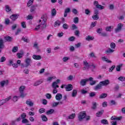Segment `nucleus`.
<instances>
[{"instance_id":"50","label":"nucleus","mask_w":125,"mask_h":125,"mask_svg":"<svg viewBox=\"0 0 125 125\" xmlns=\"http://www.w3.org/2000/svg\"><path fill=\"white\" fill-rule=\"evenodd\" d=\"M124 26V25L122 23H119L117 25V28L118 29H120V30H122V28Z\"/></svg>"},{"instance_id":"3","label":"nucleus","mask_w":125,"mask_h":125,"mask_svg":"<svg viewBox=\"0 0 125 125\" xmlns=\"http://www.w3.org/2000/svg\"><path fill=\"white\" fill-rule=\"evenodd\" d=\"M86 116L85 112H81L78 114V119L79 121H83L84 118Z\"/></svg>"},{"instance_id":"45","label":"nucleus","mask_w":125,"mask_h":125,"mask_svg":"<svg viewBox=\"0 0 125 125\" xmlns=\"http://www.w3.org/2000/svg\"><path fill=\"white\" fill-rule=\"evenodd\" d=\"M17 56L18 58L20 59V58H22V57H23V53H19L17 54Z\"/></svg>"},{"instance_id":"33","label":"nucleus","mask_w":125,"mask_h":125,"mask_svg":"<svg viewBox=\"0 0 125 125\" xmlns=\"http://www.w3.org/2000/svg\"><path fill=\"white\" fill-rule=\"evenodd\" d=\"M92 18L93 20H98L99 16H98V15H94L92 16Z\"/></svg>"},{"instance_id":"17","label":"nucleus","mask_w":125,"mask_h":125,"mask_svg":"<svg viewBox=\"0 0 125 125\" xmlns=\"http://www.w3.org/2000/svg\"><path fill=\"white\" fill-rule=\"evenodd\" d=\"M19 16L17 14H14L10 16V19L13 21H15L16 19H17L18 18Z\"/></svg>"},{"instance_id":"61","label":"nucleus","mask_w":125,"mask_h":125,"mask_svg":"<svg viewBox=\"0 0 125 125\" xmlns=\"http://www.w3.org/2000/svg\"><path fill=\"white\" fill-rule=\"evenodd\" d=\"M36 10V6H32L30 9L31 12H33V11H35Z\"/></svg>"},{"instance_id":"29","label":"nucleus","mask_w":125,"mask_h":125,"mask_svg":"<svg viewBox=\"0 0 125 125\" xmlns=\"http://www.w3.org/2000/svg\"><path fill=\"white\" fill-rule=\"evenodd\" d=\"M92 108L94 110H95V109H96V107L97 106V105H98V104H97L96 102H94L92 103Z\"/></svg>"},{"instance_id":"30","label":"nucleus","mask_w":125,"mask_h":125,"mask_svg":"<svg viewBox=\"0 0 125 125\" xmlns=\"http://www.w3.org/2000/svg\"><path fill=\"white\" fill-rule=\"evenodd\" d=\"M41 118L43 122H47V117H46L45 115H42L41 116Z\"/></svg>"},{"instance_id":"41","label":"nucleus","mask_w":125,"mask_h":125,"mask_svg":"<svg viewBox=\"0 0 125 125\" xmlns=\"http://www.w3.org/2000/svg\"><path fill=\"white\" fill-rule=\"evenodd\" d=\"M96 7L97 8H99V9H100L101 10L102 9H104V6L99 5V4L97 5Z\"/></svg>"},{"instance_id":"46","label":"nucleus","mask_w":125,"mask_h":125,"mask_svg":"<svg viewBox=\"0 0 125 125\" xmlns=\"http://www.w3.org/2000/svg\"><path fill=\"white\" fill-rule=\"evenodd\" d=\"M45 96L47 99H51V97H52L51 94L49 93H47L46 94Z\"/></svg>"},{"instance_id":"44","label":"nucleus","mask_w":125,"mask_h":125,"mask_svg":"<svg viewBox=\"0 0 125 125\" xmlns=\"http://www.w3.org/2000/svg\"><path fill=\"white\" fill-rule=\"evenodd\" d=\"M110 46L112 49H115V47H116V44L114 42H112L110 43Z\"/></svg>"},{"instance_id":"49","label":"nucleus","mask_w":125,"mask_h":125,"mask_svg":"<svg viewBox=\"0 0 125 125\" xmlns=\"http://www.w3.org/2000/svg\"><path fill=\"white\" fill-rule=\"evenodd\" d=\"M62 28L63 29H65V30H67V29H68V28H69V25H68V24H67V23H64L62 25Z\"/></svg>"},{"instance_id":"48","label":"nucleus","mask_w":125,"mask_h":125,"mask_svg":"<svg viewBox=\"0 0 125 125\" xmlns=\"http://www.w3.org/2000/svg\"><path fill=\"white\" fill-rule=\"evenodd\" d=\"M17 51H18V47H14L12 49V52H17Z\"/></svg>"},{"instance_id":"10","label":"nucleus","mask_w":125,"mask_h":125,"mask_svg":"<svg viewBox=\"0 0 125 125\" xmlns=\"http://www.w3.org/2000/svg\"><path fill=\"white\" fill-rule=\"evenodd\" d=\"M55 99L57 101H60L62 99V94L58 93L55 96Z\"/></svg>"},{"instance_id":"38","label":"nucleus","mask_w":125,"mask_h":125,"mask_svg":"<svg viewBox=\"0 0 125 125\" xmlns=\"http://www.w3.org/2000/svg\"><path fill=\"white\" fill-rule=\"evenodd\" d=\"M21 97L20 96H14L13 97V99H12V101H14V102H16V101H17V100H18V99H19V98Z\"/></svg>"},{"instance_id":"20","label":"nucleus","mask_w":125,"mask_h":125,"mask_svg":"<svg viewBox=\"0 0 125 125\" xmlns=\"http://www.w3.org/2000/svg\"><path fill=\"white\" fill-rule=\"evenodd\" d=\"M113 29H114V26H107L105 28V31L106 32H111Z\"/></svg>"},{"instance_id":"5","label":"nucleus","mask_w":125,"mask_h":125,"mask_svg":"<svg viewBox=\"0 0 125 125\" xmlns=\"http://www.w3.org/2000/svg\"><path fill=\"white\" fill-rule=\"evenodd\" d=\"M83 70H88L90 68V64H88V62L86 61H84L83 62Z\"/></svg>"},{"instance_id":"35","label":"nucleus","mask_w":125,"mask_h":125,"mask_svg":"<svg viewBox=\"0 0 125 125\" xmlns=\"http://www.w3.org/2000/svg\"><path fill=\"white\" fill-rule=\"evenodd\" d=\"M68 60H70V57H64L62 58V61L63 62H67V61H68Z\"/></svg>"},{"instance_id":"51","label":"nucleus","mask_w":125,"mask_h":125,"mask_svg":"<svg viewBox=\"0 0 125 125\" xmlns=\"http://www.w3.org/2000/svg\"><path fill=\"white\" fill-rule=\"evenodd\" d=\"M40 114H42V113H44L45 112V109L44 108H40L39 111Z\"/></svg>"},{"instance_id":"53","label":"nucleus","mask_w":125,"mask_h":125,"mask_svg":"<svg viewBox=\"0 0 125 125\" xmlns=\"http://www.w3.org/2000/svg\"><path fill=\"white\" fill-rule=\"evenodd\" d=\"M6 60V58H5V57H2L0 59V62H4Z\"/></svg>"},{"instance_id":"21","label":"nucleus","mask_w":125,"mask_h":125,"mask_svg":"<svg viewBox=\"0 0 125 125\" xmlns=\"http://www.w3.org/2000/svg\"><path fill=\"white\" fill-rule=\"evenodd\" d=\"M60 25H61V21L59 20H58L55 21L54 23V27H59Z\"/></svg>"},{"instance_id":"18","label":"nucleus","mask_w":125,"mask_h":125,"mask_svg":"<svg viewBox=\"0 0 125 125\" xmlns=\"http://www.w3.org/2000/svg\"><path fill=\"white\" fill-rule=\"evenodd\" d=\"M10 99H11V96H9L8 98L1 100V102L3 103V104H4V103H6V102H7L8 101H9Z\"/></svg>"},{"instance_id":"52","label":"nucleus","mask_w":125,"mask_h":125,"mask_svg":"<svg viewBox=\"0 0 125 125\" xmlns=\"http://www.w3.org/2000/svg\"><path fill=\"white\" fill-rule=\"evenodd\" d=\"M118 80H119V81H121V82H124L125 81V77L120 76L119 78H118Z\"/></svg>"},{"instance_id":"55","label":"nucleus","mask_w":125,"mask_h":125,"mask_svg":"<svg viewBox=\"0 0 125 125\" xmlns=\"http://www.w3.org/2000/svg\"><path fill=\"white\" fill-rule=\"evenodd\" d=\"M78 29V27L75 24H73L72 25V30H77Z\"/></svg>"},{"instance_id":"13","label":"nucleus","mask_w":125,"mask_h":125,"mask_svg":"<svg viewBox=\"0 0 125 125\" xmlns=\"http://www.w3.org/2000/svg\"><path fill=\"white\" fill-rule=\"evenodd\" d=\"M32 58H33L34 60H41V59H42V57L40 55H33L32 56Z\"/></svg>"},{"instance_id":"24","label":"nucleus","mask_w":125,"mask_h":125,"mask_svg":"<svg viewBox=\"0 0 125 125\" xmlns=\"http://www.w3.org/2000/svg\"><path fill=\"white\" fill-rule=\"evenodd\" d=\"M101 87H102V84L100 83L98 84L97 85H96L95 87H94V89L95 90H98V89H100V88H101Z\"/></svg>"},{"instance_id":"56","label":"nucleus","mask_w":125,"mask_h":125,"mask_svg":"<svg viewBox=\"0 0 125 125\" xmlns=\"http://www.w3.org/2000/svg\"><path fill=\"white\" fill-rule=\"evenodd\" d=\"M102 31H103V29H102V28H98L97 30V33H98V34H102Z\"/></svg>"},{"instance_id":"6","label":"nucleus","mask_w":125,"mask_h":125,"mask_svg":"<svg viewBox=\"0 0 125 125\" xmlns=\"http://www.w3.org/2000/svg\"><path fill=\"white\" fill-rule=\"evenodd\" d=\"M24 62L25 63V67L27 68V67H29L31 65L32 60L30 58H27L25 60Z\"/></svg>"},{"instance_id":"31","label":"nucleus","mask_w":125,"mask_h":125,"mask_svg":"<svg viewBox=\"0 0 125 125\" xmlns=\"http://www.w3.org/2000/svg\"><path fill=\"white\" fill-rule=\"evenodd\" d=\"M52 16H55L56 15V10L53 9L51 11Z\"/></svg>"},{"instance_id":"14","label":"nucleus","mask_w":125,"mask_h":125,"mask_svg":"<svg viewBox=\"0 0 125 125\" xmlns=\"http://www.w3.org/2000/svg\"><path fill=\"white\" fill-rule=\"evenodd\" d=\"M115 50L111 49V48H109L107 50H105V54L109 55L110 53H113Z\"/></svg>"},{"instance_id":"2","label":"nucleus","mask_w":125,"mask_h":125,"mask_svg":"<svg viewBox=\"0 0 125 125\" xmlns=\"http://www.w3.org/2000/svg\"><path fill=\"white\" fill-rule=\"evenodd\" d=\"M24 90H25L24 86H21L19 88L20 97H21V98H24V97H25L27 95V94L24 93Z\"/></svg>"},{"instance_id":"37","label":"nucleus","mask_w":125,"mask_h":125,"mask_svg":"<svg viewBox=\"0 0 125 125\" xmlns=\"http://www.w3.org/2000/svg\"><path fill=\"white\" fill-rule=\"evenodd\" d=\"M73 22L75 24H78L79 23V18L76 17L73 19Z\"/></svg>"},{"instance_id":"16","label":"nucleus","mask_w":125,"mask_h":125,"mask_svg":"<svg viewBox=\"0 0 125 125\" xmlns=\"http://www.w3.org/2000/svg\"><path fill=\"white\" fill-rule=\"evenodd\" d=\"M122 119H123V117L122 116H120L119 117H118L117 116H112L111 118V120H112V121H115V120H117L118 121H120L122 120Z\"/></svg>"},{"instance_id":"19","label":"nucleus","mask_w":125,"mask_h":125,"mask_svg":"<svg viewBox=\"0 0 125 125\" xmlns=\"http://www.w3.org/2000/svg\"><path fill=\"white\" fill-rule=\"evenodd\" d=\"M63 103L62 102H54L52 104V107H56L58 106V105H60V104H62Z\"/></svg>"},{"instance_id":"7","label":"nucleus","mask_w":125,"mask_h":125,"mask_svg":"<svg viewBox=\"0 0 125 125\" xmlns=\"http://www.w3.org/2000/svg\"><path fill=\"white\" fill-rule=\"evenodd\" d=\"M100 83H101V84H102V85H103V86L108 85V84H109V83H110V81H109V80L107 79L104 81L100 82Z\"/></svg>"},{"instance_id":"60","label":"nucleus","mask_w":125,"mask_h":125,"mask_svg":"<svg viewBox=\"0 0 125 125\" xmlns=\"http://www.w3.org/2000/svg\"><path fill=\"white\" fill-rule=\"evenodd\" d=\"M21 122L23 124H27V123H29V121H28L27 119H22Z\"/></svg>"},{"instance_id":"42","label":"nucleus","mask_w":125,"mask_h":125,"mask_svg":"<svg viewBox=\"0 0 125 125\" xmlns=\"http://www.w3.org/2000/svg\"><path fill=\"white\" fill-rule=\"evenodd\" d=\"M122 66H123L122 64L119 65H118L116 68V71H117V72H120L121 71V67H122Z\"/></svg>"},{"instance_id":"1","label":"nucleus","mask_w":125,"mask_h":125,"mask_svg":"<svg viewBox=\"0 0 125 125\" xmlns=\"http://www.w3.org/2000/svg\"><path fill=\"white\" fill-rule=\"evenodd\" d=\"M42 21L41 24L36 26L35 30H38L40 28H41L42 29H44L45 28H46V23H45V22H46L47 20L46 15H43L42 17Z\"/></svg>"},{"instance_id":"59","label":"nucleus","mask_w":125,"mask_h":125,"mask_svg":"<svg viewBox=\"0 0 125 125\" xmlns=\"http://www.w3.org/2000/svg\"><path fill=\"white\" fill-rule=\"evenodd\" d=\"M115 65H112L109 69V72H112L114 70V69L115 68Z\"/></svg>"},{"instance_id":"27","label":"nucleus","mask_w":125,"mask_h":125,"mask_svg":"<svg viewBox=\"0 0 125 125\" xmlns=\"http://www.w3.org/2000/svg\"><path fill=\"white\" fill-rule=\"evenodd\" d=\"M54 112V109H50L46 112V115H51Z\"/></svg>"},{"instance_id":"39","label":"nucleus","mask_w":125,"mask_h":125,"mask_svg":"<svg viewBox=\"0 0 125 125\" xmlns=\"http://www.w3.org/2000/svg\"><path fill=\"white\" fill-rule=\"evenodd\" d=\"M42 83V81H37L34 83V86H37L38 85H40V84H41V83Z\"/></svg>"},{"instance_id":"62","label":"nucleus","mask_w":125,"mask_h":125,"mask_svg":"<svg viewBox=\"0 0 125 125\" xmlns=\"http://www.w3.org/2000/svg\"><path fill=\"white\" fill-rule=\"evenodd\" d=\"M21 27L22 28H26V22H24V21L22 22L21 23Z\"/></svg>"},{"instance_id":"36","label":"nucleus","mask_w":125,"mask_h":125,"mask_svg":"<svg viewBox=\"0 0 125 125\" xmlns=\"http://www.w3.org/2000/svg\"><path fill=\"white\" fill-rule=\"evenodd\" d=\"M101 123L103 125H108V121L105 119H103L101 121Z\"/></svg>"},{"instance_id":"40","label":"nucleus","mask_w":125,"mask_h":125,"mask_svg":"<svg viewBox=\"0 0 125 125\" xmlns=\"http://www.w3.org/2000/svg\"><path fill=\"white\" fill-rule=\"evenodd\" d=\"M105 97H107V94L103 93L100 95V96L99 97V98L103 99V98H105Z\"/></svg>"},{"instance_id":"34","label":"nucleus","mask_w":125,"mask_h":125,"mask_svg":"<svg viewBox=\"0 0 125 125\" xmlns=\"http://www.w3.org/2000/svg\"><path fill=\"white\" fill-rule=\"evenodd\" d=\"M104 110H102L97 113V117H100L103 114Z\"/></svg>"},{"instance_id":"57","label":"nucleus","mask_w":125,"mask_h":125,"mask_svg":"<svg viewBox=\"0 0 125 125\" xmlns=\"http://www.w3.org/2000/svg\"><path fill=\"white\" fill-rule=\"evenodd\" d=\"M63 35H64V33L63 32H59L58 33L57 36L59 38H61V37H63Z\"/></svg>"},{"instance_id":"54","label":"nucleus","mask_w":125,"mask_h":125,"mask_svg":"<svg viewBox=\"0 0 125 125\" xmlns=\"http://www.w3.org/2000/svg\"><path fill=\"white\" fill-rule=\"evenodd\" d=\"M26 117H27V115L26 114V113H22L21 115V118L23 120L25 119V118H26Z\"/></svg>"},{"instance_id":"64","label":"nucleus","mask_w":125,"mask_h":125,"mask_svg":"<svg viewBox=\"0 0 125 125\" xmlns=\"http://www.w3.org/2000/svg\"><path fill=\"white\" fill-rule=\"evenodd\" d=\"M102 106L103 107H107V102H104L102 104Z\"/></svg>"},{"instance_id":"43","label":"nucleus","mask_w":125,"mask_h":125,"mask_svg":"<svg viewBox=\"0 0 125 125\" xmlns=\"http://www.w3.org/2000/svg\"><path fill=\"white\" fill-rule=\"evenodd\" d=\"M4 39L7 42H11V40H12V38L11 37L8 36L4 37Z\"/></svg>"},{"instance_id":"28","label":"nucleus","mask_w":125,"mask_h":125,"mask_svg":"<svg viewBox=\"0 0 125 125\" xmlns=\"http://www.w3.org/2000/svg\"><path fill=\"white\" fill-rule=\"evenodd\" d=\"M35 0H29V1H28V2L27 3V6H31V5L33 4V3H34V1Z\"/></svg>"},{"instance_id":"58","label":"nucleus","mask_w":125,"mask_h":125,"mask_svg":"<svg viewBox=\"0 0 125 125\" xmlns=\"http://www.w3.org/2000/svg\"><path fill=\"white\" fill-rule=\"evenodd\" d=\"M68 41L70 42H74L75 41V37L72 36L68 39Z\"/></svg>"},{"instance_id":"12","label":"nucleus","mask_w":125,"mask_h":125,"mask_svg":"<svg viewBox=\"0 0 125 125\" xmlns=\"http://www.w3.org/2000/svg\"><path fill=\"white\" fill-rule=\"evenodd\" d=\"M66 91H71L73 89V85L71 84H69L65 87Z\"/></svg>"},{"instance_id":"47","label":"nucleus","mask_w":125,"mask_h":125,"mask_svg":"<svg viewBox=\"0 0 125 125\" xmlns=\"http://www.w3.org/2000/svg\"><path fill=\"white\" fill-rule=\"evenodd\" d=\"M5 9H6V11L7 12H9V11H10V10H11V8L10 7H9V6H8V5H6L5 6Z\"/></svg>"},{"instance_id":"15","label":"nucleus","mask_w":125,"mask_h":125,"mask_svg":"<svg viewBox=\"0 0 125 125\" xmlns=\"http://www.w3.org/2000/svg\"><path fill=\"white\" fill-rule=\"evenodd\" d=\"M56 79V76H53L52 77H49L47 78L46 81L47 82H49V83H51V82L52 81V80H55Z\"/></svg>"},{"instance_id":"63","label":"nucleus","mask_w":125,"mask_h":125,"mask_svg":"<svg viewBox=\"0 0 125 125\" xmlns=\"http://www.w3.org/2000/svg\"><path fill=\"white\" fill-rule=\"evenodd\" d=\"M13 67L14 68V69H16V68H18V64L17 63H13L12 64Z\"/></svg>"},{"instance_id":"32","label":"nucleus","mask_w":125,"mask_h":125,"mask_svg":"<svg viewBox=\"0 0 125 125\" xmlns=\"http://www.w3.org/2000/svg\"><path fill=\"white\" fill-rule=\"evenodd\" d=\"M4 45H3V40L0 39V48H3Z\"/></svg>"},{"instance_id":"23","label":"nucleus","mask_w":125,"mask_h":125,"mask_svg":"<svg viewBox=\"0 0 125 125\" xmlns=\"http://www.w3.org/2000/svg\"><path fill=\"white\" fill-rule=\"evenodd\" d=\"M103 61H105V62H107V63H112V61L109 60L107 58L105 57H103L102 58Z\"/></svg>"},{"instance_id":"11","label":"nucleus","mask_w":125,"mask_h":125,"mask_svg":"<svg viewBox=\"0 0 125 125\" xmlns=\"http://www.w3.org/2000/svg\"><path fill=\"white\" fill-rule=\"evenodd\" d=\"M88 82V80L86 79H82L81 80L80 82V84L81 85H82L83 86H84V85H85L86 84V82Z\"/></svg>"},{"instance_id":"25","label":"nucleus","mask_w":125,"mask_h":125,"mask_svg":"<svg viewBox=\"0 0 125 125\" xmlns=\"http://www.w3.org/2000/svg\"><path fill=\"white\" fill-rule=\"evenodd\" d=\"M76 117V114L75 113H72L71 115H69L67 117V120L68 119L72 120L73 119H74V118Z\"/></svg>"},{"instance_id":"4","label":"nucleus","mask_w":125,"mask_h":125,"mask_svg":"<svg viewBox=\"0 0 125 125\" xmlns=\"http://www.w3.org/2000/svg\"><path fill=\"white\" fill-rule=\"evenodd\" d=\"M60 80L58 79L56 81L54 82L52 84V87L53 88H58L59 87V85H58V83H60Z\"/></svg>"},{"instance_id":"26","label":"nucleus","mask_w":125,"mask_h":125,"mask_svg":"<svg viewBox=\"0 0 125 125\" xmlns=\"http://www.w3.org/2000/svg\"><path fill=\"white\" fill-rule=\"evenodd\" d=\"M94 40V37L91 36H87L86 38V40L89 41H93Z\"/></svg>"},{"instance_id":"9","label":"nucleus","mask_w":125,"mask_h":125,"mask_svg":"<svg viewBox=\"0 0 125 125\" xmlns=\"http://www.w3.org/2000/svg\"><path fill=\"white\" fill-rule=\"evenodd\" d=\"M1 87H3L4 85H7L8 84V80L2 81L0 83Z\"/></svg>"},{"instance_id":"22","label":"nucleus","mask_w":125,"mask_h":125,"mask_svg":"<svg viewBox=\"0 0 125 125\" xmlns=\"http://www.w3.org/2000/svg\"><path fill=\"white\" fill-rule=\"evenodd\" d=\"M77 94H78V91L76 89H74L71 94V96L72 97H76Z\"/></svg>"},{"instance_id":"8","label":"nucleus","mask_w":125,"mask_h":125,"mask_svg":"<svg viewBox=\"0 0 125 125\" xmlns=\"http://www.w3.org/2000/svg\"><path fill=\"white\" fill-rule=\"evenodd\" d=\"M26 104L28 105V106H29V107H33V106H34V102L31 100H26Z\"/></svg>"}]
</instances>
